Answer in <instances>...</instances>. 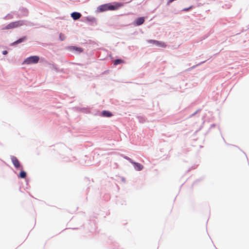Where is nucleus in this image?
<instances>
[{"label":"nucleus","mask_w":249,"mask_h":249,"mask_svg":"<svg viewBox=\"0 0 249 249\" xmlns=\"http://www.w3.org/2000/svg\"><path fill=\"white\" fill-rule=\"evenodd\" d=\"M122 6H123V4L121 3H108L98 6L97 8V11L98 12H104L107 11H115Z\"/></svg>","instance_id":"obj_1"},{"label":"nucleus","mask_w":249,"mask_h":249,"mask_svg":"<svg viewBox=\"0 0 249 249\" xmlns=\"http://www.w3.org/2000/svg\"><path fill=\"white\" fill-rule=\"evenodd\" d=\"M24 21L23 20H18L14 22H12L9 23L6 26L3 28L4 30H8L18 28L24 25Z\"/></svg>","instance_id":"obj_2"},{"label":"nucleus","mask_w":249,"mask_h":249,"mask_svg":"<svg viewBox=\"0 0 249 249\" xmlns=\"http://www.w3.org/2000/svg\"><path fill=\"white\" fill-rule=\"evenodd\" d=\"M39 57L37 56H32L27 58L23 62V64H31L37 63L39 61Z\"/></svg>","instance_id":"obj_3"},{"label":"nucleus","mask_w":249,"mask_h":249,"mask_svg":"<svg viewBox=\"0 0 249 249\" xmlns=\"http://www.w3.org/2000/svg\"><path fill=\"white\" fill-rule=\"evenodd\" d=\"M147 42L149 43H151V44H152L153 45L160 46V47L164 48L166 47V45L164 42L159 41H157L156 40L150 39V40H148Z\"/></svg>","instance_id":"obj_4"},{"label":"nucleus","mask_w":249,"mask_h":249,"mask_svg":"<svg viewBox=\"0 0 249 249\" xmlns=\"http://www.w3.org/2000/svg\"><path fill=\"white\" fill-rule=\"evenodd\" d=\"M11 159L13 164L16 168L20 167V163L16 157L12 156Z\"/></svg>","instance_id":"obj_5"},{"label":"nucleus","mask_w":249,"mask_h":249,"mask_svg":"<svg viewBox=\"0 0 249 249\" xmlns=\"http://www.w3.org/2000/svg\"><path fill=\"white\" fill-rule=\"evenodd\" d=\"M131 163L134 165V168L136 170L138 171H140L143 169V165H142L141 164L133 161H132Z\"/></svg>","instance_id":"obj_6"},{"label":"nucleus","mask_w":249,"mask_h":249,"mask_svg":"<svg viewBox=\"0 0 249 249\" xmlns=\"http://www.w3.org/2000/svg\"><path fill=\"white\" fill-rule=\"evenodd\" d=\"M69 50L71 51H76L78 53H81L83 52V49L80 47L75 46H71L69 47Z\"/></svg>","instance_id":"obj_7"},{"label":"nucleus","mask_w":249,"mask_h":249,"mask_svg":"<svg viewBox=\"0 0 249 249\" xmlns=\"http://www.w3.org/2000/svg\"><path fill=\"white\" fill-rule=\"evenodd\" d=\"M71 16L74 20L79 19L81 17V14L78 12H73L71 14Z\"/></svg>","instance_id":"obj_8"},{"label":"nucleus","mask_w":249,"mask_h":249,"mask_svg":"<svg viewBox=\"0 0 249 249\" xmlns=\"http://www.w3.org/2000/svg\"><path fill=\"white\" fill-rule=\"evenodd\" d=\"M144 19L143 18H139L136 20V24L137 25H141L143 23Z\"/></svg>","instance_id":"obj_9"},{"label":"nucleus","mask_w":249,"mask_h":249,"mask_svg":"<svg viewBox=\"0 0 249 249\" xmlns=\"http://www.w3.org/2000/svg\"><path fill=\"white\" fill-rule=\"evenodd\" d=\"M102 115L105 117H110L112 116V114L110 112L105 110L102 112Z\"/></svg>","instance_id":"obj_10"},{"label":"nucleus","mask_w":249,"mask_h":249,"mask_svg":"<svg viewBox=\"0 0 249 249\" xmlns=\"http://www.w3.org/2000/svg\"><path fill=\"white\" fill-rule=\"evenodd\" d=\"M124 63V61L123 60L120 59H116L113 61V64L114 65H117L122 64Z\"/></svg>","instance_id":"obj_11"},{"label":"nucleus","mask_w":249,"mask_h":249,"mask_svg":"<svg viewBox=\"0 0 249 249\" xmlns=\"http://www.w3.org/2000/svg\"><path fill=\"white\" fill-rule=\"evenodd\" d=\"M26 39V37L25 36L23 37H22L21 38H19V39H18L16 41H15L14 43H13L12 44L13 45H16V44H17L18 43H20L24 41Z\"/></svg>","instance_id":"obj_12"},{"label":"nucleus","mask_w":249,"mask_h":249,"mask_svg":"<svg viewBox=\"0 0 249 249\" xmlns=\"http://www.w3.org/2000/svg\"><path fill=\"white\" fill-rule=\"evenodd\" d=\"M26 177V173L24 171H21L19 175V178H24Z\"/></svg>","instance_id":"obj_13"},{"label":"nucleus","mask_w":249,"mask_h":249,"mask_svg":"<svg viewBox=\"0 0 249 249\" xmlns=\"http://www.w3.org/2000/svg\"><path fill=\"white\" fill-rule=\"evenodd\" d=\"M59 38L61 40L63 41L65 39L66 36L64 34L60 33L59 35Z\"/></svg>","instance_id":"obj_14"},{"label":"nucleus","mask_w":249,"mask_h":249,"mask_svg":"<svg viewBox=\"0 0 249 249\" xmlns=\"http://www.w3.org/2000/svg\"><path fill=\"white\" fill-rule=\"evenodd\" d=\"M2 53L4 55H6V54H7V51H3Z\"/></svg>","instance_id":"obj_15"}]
</instances>
